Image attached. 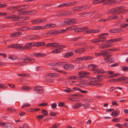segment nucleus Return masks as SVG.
<instances>
[{"instance_id": "473e14b6", "label": "nucleus", "mask_w": 128, "mask_h": 128, "mask_svg": "<svg viewBox=\"0 0 128 128\" xmlns=\"http://www.w3.org/2000/svg\"><path fill=\"white\" fill-rule=\"evenodd\" d=\"M114 2V0H105L104 2L106 4L112 3Z\"/></svg>"}, {"instance_id": "4c0bfd02", "label": "nucleus", "mask_w": 128, "mask_h": 128, "mask_svg": "<svg viewBox=\"0 0 128 128\" xmlns=\"http://www.w3.org/2000/svg\"><path fill=\"white\" fill-rule=\"evenodd\" d=\"M60 124H56L53 125L50 128H57L59 126Z\"/></svg>"}, {"instance_id": "338daca9", "label": "nucleus", "mask_w": 128, "mask_h": 128, "mask_svg": "<svg viewBox=\"0 0 128 128\" xmlns=\"http://www.w3.org/2000/svg\"><path fill=\"white\" fill-rule=\"evenodd\" d=\"M23 24H24V23L23 22H18L15 23V26H19L20 25H22Z\"/></svg>"}, {"instance_id": "5fc2aeb1", "label": "nucleus", "mask_w": 128, "mask_h": 128, "mask_svg": "<svg viewBox=\"0 0 128 128\" xmlns=\"http://www.w3.org/2000/svg\"><path fill=\"white\" fill-rule=\"evenodd\" d=\"M16 44H10L8 46V47L9 48H15L16 47Z\"/></svg>"}, {"instance_id": "dca6fc26", "label": "nucleus", "mask_w": 128, "mask_h": 128, "mask_svg": "<svg viewBox=\"0 0 128 128\" xmlns=\"http://www.w3.org/2000/svg\"><path fill=\"white\" fill-rule=\"evenodd\" d=\"M94 13L93 12H84L80 14V16H86L90 15H92Z\"/></svg>"}, {"instance_id": "4468645a", "label": "nucleus", "mask_w": 128, "mask_h": 128, "mask_svg": "<svg viewBox=\"0 0 128 128\" xmlns=\"http://www.w3.org/2000/svg\"><path fill=\"white\" fill-rule=\"evenodd\" d=\"M108 50H102L103 56L104 57H107L110 56Z\"/></svg>"}, {"instance_id": "0eeeda50", "label": "nucleus", "mask_w": 128, "mask_h": 128, "mask_svg": "<svg viewBox=\"0 0 128 128\" xmlns=\"http://www.w3.org/2000/svg\"><path fill=\"white\" fill-rule=\"evenodd\" d=\"M34 89L35 91L38 94H42L43 92L42 88L41 86H38L35 87Z\"/></svg>"}, {"instance_id": "423d86ee", "label": "nucleus", "mask_w": 128, "mask_h": 128, "mask_svg": "<svg viewBox=\"0 0 128 128\" xmlns=\"http://www.w3.org/2000/svg\"><path fill=\"white\" fill-rule=\"evenodd\" d=\"M46 19L43 18L40 19H36L31 21L32 23L33 24H39L41 22H44L46 21Z\"/></svg>"}, {"instance_id": "cd10ccee", "label": "nucleus", "mask_w": 128, "mask_h": 128, "mask_svg": "<svg viewBox=\"0 0 128 128\" xmlns=\"http://www.w3.org/2000/svg\"><path fill=\"white\" fill-rule=\"evenodd\" d=\"M47 76L48 77H52L54 78L55 76H56L57 74L56 73H51L48 74Z\"/></svg>"}, {"instance_id": "1a4fd4ad", "label": "nucleus", "mask_w": 128, "mask_h": 128, "mask_svg": "<svg viewBox=\"0 0 128 128\" xmlns=\"http://www.w3.org/2000/svg\"><path fill=\"white\" fill-rule=\"evenodd\" d=\"M35 59H34L31 58H28L23 59V61H24L23 62L24 64H26L27 63L34 62L35 61Z\"/></svg>"}, {"instance_id": "774afa93", "label": "nucleus", "mask_w": 128, "mask_h": 128, "mask_svg": "<svg viewBox=\"0 0 128 128\" xmlns=\"http://www.w3.org/2000/svg\"><path fill=\"white\" fill-rule=\"evenodd\" d=\"M51 107L52 108H55L56 107V103H54L51 105Z\"/></svg>"}, {"instance_id": "bb28decb", "label": "nucleus", "mask_w": 128, "mask_h": 128, "mask_svg": "<svg viewBox=\"0 0 128 128\" xmlns=\"http://www.w3.org/2000/svg\"><path fill=\"white\" fill-rule=\"evenodd\" d=\"M15 12H18V14L19 15H23L24 14H25V12H22V10H15V11H13L12 12V13H14Z\"/></svg>"}, {"instance_id": "b1692460", "label": "nucleus", "mask_w": 128, "mask_h": 128, "mask_svg": "<svg viewBox=\"0 0 128 128\" xmlns=\"http://www.w3.org/2000/svg\"><path fill=\"white\" fill-rule=\"evenodd\" d=\"M73 28H74L72 27L68 28L65 30H60V31H61V33H62L66 32L67 30H71L73 29Z\"/></svg>"}, {"instance_id": "ea45409f", "label": "nucleus", "mask_w": 128, "mask_h": 128, "mask_svg": "<svg viewBox=\"0 0 128 128\" xmlns=\"http://www.w3.org/2000/svg\"><path fill=\"white\" fill-rule=\"evenodd\" d=\"M64 91L66 92H74L72 90H70V88H67V89L64 90Z\"/></svg>"}, {"instance_id": "09e8293b", "label": "nucleus", "mask_w": 128, "mask_h": 128, "mask_svg": "<svg viewBox=\"0 0 128 128\" xmlns=\"http://www.w3.org/2000/svg\"><path fill=\"white\" fill-rule=\"evenodd\" d=\"M56 115V114L54 112H51L50 113V116H55Z\"/></svg>"}, {"instance_id": "6e6d98bb", "label": "nucleus", "mask_w": 128, "mask_h": 128, "mask_svg": "<svg viewBox=\"0 0 128 128\" xmlns=\"http://www.w3.org/2000/svg\"><path fill=\"white\" fill-rule=\"evenodd\" d=\"M44 117V116L42 115H39L36 116V118H38L39 119H41L43 118Z\"/></svg>"}, {"instance_id": "20e7f679", "label": "nucleus", "mask_w": 128, "mask_h": 128, "mask_svg": "<svg viewBox=\"0 0 128 128\" xmlns=\"http://www.w3.org/2000/svg\"><path fill=\"white\" fill-rule=\"evenodd\" d=\"M63 67L66 70H70L73 69L75 66L70 64H63Z\"/></svg>"}, {"instance_id": "79ce46f5", "label": "nucleus", "mask_w": 128, "mask_h": 128, "mask_svg": "<svg viewBox=\"0 0 128 128\" xmlns=\"http://www.w3.org/2000/svg\"><path fill=\"white\" fill-rule=\"evenodd\" d=\"M60 50L59 49H56V50H52L51 52L53 53H58L60 52Z\"/></svg>"}, {"instance_id": "a211bd4d", "label": "nucleus", "mask_w": 128, "mask_h": 128, "mask_svg": "<svg viewBox=\"0 0 128 128\" xmlns=\"http://www.w3.org/2000/svg\"><path fill=\"white\" fill-rule=\"evenodd\" d=\"M33 55L36 57H44V56H46V54H41L40 53H36L35 52H34L33 53Z\"/></svg>"}, {"instance_id": "603ef678", "label": "nucleus", "mask_w": 128, "mask_h": 128, "mask_svg": "<svg viewBox=\"0 0 128 128\" xmlns=\"http://www.w3.org/2000/svg\"><path fill=\"white\" fill-rule=\"evenodd\" d=\"M92 43H94L96 42H100L99 39L98 38L92 40Z\"/></svg>"}, {"instance_id": "3c124183", "label": "nucleus", "mask_w": 128, "mask_h": 128, "mask_svg": "<svg viewBox=\"0 0 128 128\" xmlns=\"http://www.w3.org/2000/svg\"><path fill=\"white\" fill-rule=\"evenodd\" d=\"M8 58L12 60H14L16 59V58L14 56H11L10 55H9L8 56Z\"/></svg>"}, {"instance_id": "a878e982", "label": "nucleus", "mask_w": 128, "mask_h": 128, "mask_svg": "<svg viewBox=\"0 0 128 128\" xmlns=\"http://www.w3.org/2000/svg\"><path fill=\"white\" fill-rule=\"evenodd\" d=\"M56 30H51L50 31H48L46 32V34H50L51 35H54L56 34L55 33Z\"/></svg>"}, {"instance_id": "58836bf2", "label": "nucleus", "mask_w": 128, "mask_h": 128, "mask_svg": "<svg viewBox=\"0 0 128 128\" xmlns=\"http://www.w3.org/2000/svg\"><path fill=\"white\" fill-rule=\"evenodd\" d=\"M42 113L45 116H47L48 115V112L44 109H42Z\"/></svg>"}, {"instance_id": "7c9ffc66", "label": "nucleus", "mask_w": 128, "mask_h": 128, "mask_svg": "<svg viewBox=\"0 0 128 128\" xmlns=\"http://www.w3.org/2000/svg\"><path fill=\"white\" fill-rule=\"evenodd\" d=\"M78 75H80L78 76V78H84V76L82 72H78Z\"/></svg>"}, {"instance_id": "37998d69", "label": "nucleus", "mask_w": 128, "mask_h": 128, "mask_svg": "<svg viewBox=\"0 0 128 128\" xmlns=\"http://www.w3.org/2000/svg\"><path fill=\"white\" fill-rule=\"evenodd\" d=\"M119 114L118 112H112V114L111 115L114 116H116L118 115Z\"/></svg>"}, {"instance_id": "5701e85b", "label": "nucleus", "mask_w": 128, "mask_h": 128, "mask_svg": "<svg viewBox=\"0 0 128 128\" xmlns=\"http://www.w3.org/2000/svg\"><path fill=\"white\" fill-rule=\"evenodd\" d=\"M22 12H25V14H24L23 15H26L27 14H34L36 13V12L34 10H31L28 11L27 12H23L22 11Z\"/></svg>"}, {"instance_id": "ddd939ff", "label": "nucleus", "mask_w": 128, "mask_h": 128, "mask_svg": "<svg viewBox=\"0 0 128 128\" xmlns=\"http://www.w3.org/2000/svg\"><path fill=\"white\" fill-rule=\"evenodd\" d=\"M75 4V2H74L69 3L68 4H67L66 3H64L60 4V5L58 6V7H62L64 6H72L73 5H74Z\"/></svg>"}, {"instance_id": "f704fd0d", "label": "nucleus", "mask_w": 128, "mask_h": 128, "mask_svg": "<svg viewBox=\"0 0 128 128\" xmlns=\"http://www.w3.org/2000/svg\"><path fill=\"white\" fill-rule=\"evenodd\" d=\"M105 0H94V2H93L94 4H97L102 2L103 1H104Z\"/></svg>"}, {"instance_id": "72a5a7b5", "label": "nucleus", "mask_w": 128, "mask_h": 128, "mask_svg": "<svg viewBox=\"0 0 128 128\" xmlns=\"http://www.w3.org/2000/svg\"><path fill=\"white\" fill-rule=\"evenodd\" d=\"M95 54L96 56H103L102 50H101L99 53H95Z\"/></svg>"}, {"instance_id": "a19ab883", "label": "nucleus", "mask_w": 128, "mask_h": 128, "mask_svg": "<svg viewBox=\"0 0 128 128\" xmlns=\"http://www.w3.org/2000/svg\"><path fill=\"white\" fill-rule=\"evenodd\" d=\"M122 70L124 71H127L128 70V68L126 66H124L122 67Z\"/></svg>"}, {"instance_id": "393cba45", "label": "nucleus", "mask_w": 128, "mask_h": 128, "mask_svg": "<svg viewBox=\"0 0 128 128\" xmlns=\"http://www.w3.org/2000/svg\"><path fill=\"white\" fill-rule=\"evenodd\" d=\"M104 60L105 62L108 63H110L111 62H113L114 61V60H113L108 58H104Z\"/></svg>"}, {"instance_id": "aec40b11", "label": "nucleus", "mask_w": 128, "mask_h": 128, "mask_svg": "<svg viewBox=\"0 0 128 128\" xmlns=\"http://www.w3.org/2000/svg\"><path fill=\"white\" fill-rule=\"evenodd\" d=\"M40 36L37 35L30 36L28 37L29 39L31 40L38 39L40 38Z\"/></svg>"}, {"instance_id": "0e129e2a", "label": "nucleus", "mask_w": 128, "mask_h": 128, "mask_svg": "<svg viewBox=\"0 0 128 128\" xmlns=\"http://www.w3.org/2000/svg\"><path fill=\"white\" fill-rule=\"evenodd\" d=\"M94 80H96V82H99L102 81L101 79L99 78H94Z\"/></svg>"}, {"instance_id": "49530a36", "label": "nucleus", "mask_w": 128, "mask_h": 128, "mask_svg": "<svg viewBox=\"0 0 128 128\" xmlns=\"http://www.w3.org/2000/svg\"><path fill=\"white\" fill-rule=\"evenodd\" d=\"M82 106H84V108H86L87 107L90 106L89 104L86 103L84 104H82Z\"/></svg>"}, {"instance_id": "13d9d810", "label": "nucleus", "mask_w": 128, "mask_h": 128, "mask_svg": "<svg viewBox=\"0 0 128 128\" xmlns=\"http://www.w3.org/2000/svg\"><path fill=\"white\" fill-rule=\"evenodd\" d=\"M23 62H18V66H20L25 65Z\"/></svg>"}, {"instance_id": "e433bc0d", "label": "nucleus", "mask_w": 128, "mask_h": 128, "mask_svg": "<svg viewBox=\"0 0 128 128\" xmlns=\"http://www.w3.org/2000/svg\"><path fill=\"white\" fill-rule=\"evenodd\" d=\"M83 6V10L89 9L90 8V6L88 5H85Z\"/></svg>"}, {"instance_id": "f3484780", "label": "nucleus", "mask_w": 128, "mask_h": 128, "mask_svg": "<svg viewBox=\"0 0 128 128\" xmlns=\"http://www.w3.org/2000/svg\"><path fill=\"white\" fill-rule=\"evenodd\" d=\"M103 35V34H102L98 36V37L99 38L98 39L100 42L105 41L106 40V38Z\"/></svg>"}, {"instance_id": "c03bdc74", "label": "nucleus", "mask_w": 128, "mask_h": 128, "mask_svg": "<svg viewBox=\"0 0 128 128\" xmlns=\"http://www.w3.org/2000/svg\"><path fill=\"white\" fill-rule=\"evenodd\" d=\"M30 18L28 16H24L21 17V19H22L23 20H27Z\"/></svg>"}, {"instance_id": "2f4dec72", "label": "nucleus", "mask_w": 128, "mask_h": 128, "mask_svg": "<svg viewBox=\"0 0 128 128\" xmlns=\"http://www.w3.org/2000/svg\"><path fill=\"white\" fill-rule=\"evenodd\" d=\"M19 6H10L8 8V9L9 10H14L15 9H17L18 8Z\"/></svg>"}, {"instance_id": "6e6552de", "label": "nucleus", "mask_w": 128, "mask_h": 128, "mask_svg": "<svg viewBox=\"0 0 128 128\" xmlns=\"http://www.w3.org/2000/svg\"><path fill=\"white\" fill-rule=\"evenodd\" d=\"M28 45L29 46V50L32 47L34 46H40L39 42H36V43L34 42L28 43Z\"/></svg>"}, {"instance_id": "a18cd8bd", "label": "nucleus", "mask_w": 128, "mask_h": 128, "mask_svg": "<svg viewBox=\"0 0 128 128\" xmlns=\"http://www.w3.org/2000/svg\"><path fill=\"white\" fill-rule=\"evenodd\" d=\"M30 105V104H24L22 106V108H24L25 107H29Z\"/></svg>"}, {"instance_id": "864d4df0", "label": "nucleus", "mask_w": 128, "mask_h": 128, "mask_svg": "<svg viewBox=\"0 0 128 128\" xmlns=\"http://www.w3.org/2000/svg\"><path fill=\"white\" fill-rule=\"evenodd\" d=\"M109 32L110 33H117L116 29H112L110 30L109 31Z\"/></svg>"}, {"instance_id": "e2e57ef3", "label": "nucleus", "mask_w": 128, "mask_h": 128, "mask_svg": "<svg viewBox=\"0 0 128 128\" xmlns=\"http://www.w3.org/2000/svg\"><path fill=\"white\" fill-rule=\"evenodd\" d=\"M8 110L12 112H15L16 111L14 109L11 107L8 108Z\"/></svg>"}, {"instance_id": "4be33fe9", "label": "nucleus", "mask_w": 128, "mask_h": 128, "mask_svg": "<svg viewBox=\"0 0 128 128\" xmlns=\"http://www.w3.org/2000/svg\"><path fill=\"white\" fill-rule=\"evenodd\" d=\"M73 53L72 52H68L65 54L64 57L65 58H68L72 56L73 55Z\"/></svg>"}, {"instance_id": "052dcab7", "label": "nucleus", "mask_w": 128, "mask_h": 128, "mask_svg": "<svg viewBox=\"0 0 128 128\" xmlns=\"http://www.w3.org/2000/svg\"><path fill=\"white\" fill-rule=\"evenodd\" d=\"M110 19H100V20H99V21H100L101 22H105V21L107 22Z\"/></svg>"}, {"instance_id": "9b49d317", "label": "nucleus", "mask_w": 128, "mask_h": 128, "mask_svg": "<svg viewBox=\"0 0 128 128\" xmlns=\"http://www.w3.org/2000/svg\"><path fill=\"white\" fill-rule=\"evenodd\" d=\"M94 58L92 56H83L78 57V59L79 60H92Z\"/></svg>"}, {"instance_id": "412c9836", "label": "nucleus", "mask_w": 128, "mask_h": 128, "mask_svg": "<svg viewBox=\"0 0 128 128\" xmlns=\"http://www.w3.org/2000/svg\"><path fill=\"white\" fill-rule=\"evenodd\" d=\"M20 17V16L19 15H13L11 16V19L14 18L12 20L14 21L19 20H18L19 19Z\"/></svg>"}, {"instance_id": "69168bd1", "label": "nucleus", "mask_w": 128, "mask_h": 128, "mask_svg": "<svg viewBox=\"0 0 128 128\" xmlns=\"http://www.w3.org/2000/svg\"><path fill=\"white\" fill-rule=\"evenodd\" d=\"M114 39H111L109 40H108L106 42V43H112L114 42Z\"/></svg>"}, {"instance_id": "f03ea898", "label": "nucleus", "mask_w": 128, "mask_h": 128, "mask_svg": "<svg viewBox=\"0 0 128 128\" xmlns=\"http://www.w3.org/2000/svg\"><path fill=\"white\" fill-rule=\"evenodd\" d=\"M28 43H26L25 44V46H21V45L18 44H16L15 48L16 50H26L29 49V46L28 44Z\"/></svg>"}, {"instance_id": "c756f323", "label": "nucleus", "mask_w": 128, "mask_h": 128, "mask_svg": "<svg viewBox=\"0 0 128 128\" xmlns=\"http://www.w3.org/2000/svg\"><path fill=\"white\" fill-rule=\"evenodd\" d=\"M75 10L76 11H82L83 10V6H79L75 8Z\"/></svg>"}, {"instance_id": "f257e3e1", "label": "nucleus", "mask_w": 128, "mask_h": 128, "mask_svg": "<svg viewBox=\"0 0 128 128\" xmlns=\"http://www.w3.org/2000/svg\"><path fill=\"white\" fill-rule=\"evenodd\" d=\"M123 6H119L113 8L107 12L108 14L112 13L114 14H119L121 13H123L126 12L128 10L123 9Z\"/></svg>"}, {"instance_id": "39448f33", "label": "nucleus", "mask_w": 128, "mask_h": 128, "mask_svg": "<svg viewBox=\"0 0 128 128\" xmlns=\"http://www.w3.org/2000/svg\"><path fill=\"white\" fill-rule=\"evenodd\" d=\"M58 13L56 15V16L58 17L67 16L72 14V12L68 11L66 12H58Z\"/></svg>"}, {"instance_id": "6ab92c4d", "label": "nucleus", "mask_w": 128, "mask_h": 128, "mask_svg": "<svg viewBox=\"0 0 128 128\" xmlns=\"http://www.w3.org/2000/svg\"><path fill=\"white\" fill-rule=\"evenodd\" d=\"M94 73L96 74H104L105 73V71L101 69H95L94 71Z\"/></svg>"}, {"instance_id": "7ed1b4c3", "label": "nucleus", "mask_w": 128, "mask_h": 128, "mask_svg": "<svg viewBox=\"0 0 128 128\" xmlns=\"http://www.w3.org/2000/svg\"><path fill=\"white\" fill-rule=\"evenodd\" d=\"M76 19L66 18L64 20V22L65 24L70 25L72 24L76 23Z\"/></svg>"}, {"instance_id": "4d7b16f0", "label": "nucleus", "mask_w": 128, "mask_h": 128, "mask_svg": "<svg viewBox=\"0 0 128 128\" xmlns=\"http://www.w3.org/2000/svg\"><path fill=\"white\" fill-rule=\"evenodd\" d=\"M80 53H82L86 51V49L84 48H80Z\"/></svg>"}, {"instance_id": "8fccbe9b", "label": "nucleus", "mask_w": 128, "mask_h": 128, "mask_svg": "<svg viewBox=\"0 0 128 128\" xmlns=\"http://www.w3.org/2000/svg\"><path fill=\"white\" fill-rule=\"evenodd\" d=\"M122 38H116L114 39V42H117L122 40Z\"/></svg>"}, {"instance_id": "bf43d9fd", "label": "nucleus", "mask_w": 128, "mask_h": 128, "mask_svg": "<svg viewBox=\"0 0 128 128\" xmlns=\"http://www.w3.org/2000/svg\"><path fill=\"white\" fill-rule=\"evenodd\" d=\"M58 48H59V50H60V49H62L66 48V46L64 45H61L59 46H57Z\"/></svg>"}, {"instance_id": "680f3d73", "label": "nucleus", "mask_w": 128, "mask_h": 128, "mask_svg": "<svg viewBox=\"0 0 128 128\" xmlns=\"http://www.w3.org/2000/svg\"><path fill=\"white\" fill-rule=\"evenodd\" d=\"M85 44H86L85 43L83 44L82 43H78L76 44L75 45V46H83Z\"/></svg>"}, {"instance_id": "c85d7f7f", "label": "nucleus", "mask_w": 128, "mask_h": 128, "mask_svg": "<svg viewBox=\"0 0 128 128\" xmlns=\"http://www.w3.org/2000/svg\"><path fill=\"white\" fill-rule=\"evenodd\" d=\"M99 31L98 30H88L86 31V33H96L99 32Z\"/></svg>"}, {"instance_id": "c9c22d12", "label": "nucleus", "mask_w": 128, "mask_h": 128, "mask_svg": "<svg viewBox=\"0 0 128 128\" xmlns=\"http://www.w3.org/2000/svg\"><path fill=\"white\" fill-rule=\"evenodd\" d=\"M4 125H5V126L6 128H12L11 124L10 123H5Z\"/></svg>"}, {"instance_id": "f8f14e48", "label": "nucleus", "mask_w": 128, "mask_h": 128, "mask_svg": "<svg viewBox=\"0 0 128 128\" xmlns=\"http://www.w3.org/2000/svg\"><path fill=\"white\" fill-rule=\"evenodd\" d=\"M64 62H53L50 63L48 64V65L50 66H56L63 65L64 64Z\"/></svg>"}, {"instance_id": "9d476101", "label": "nucleus", "mask_w": 128, "mask_h": 128, "mask_svg": "<svg viewBox=\"0 0 128 128\" xmlns=\"http://www.w3.org/2000/svg\"><path fill=\"white\" fill-rule=\"evenodd\" d=\"M97 66L96 65L92 64L88 65V68L89 70L94 71L95 69H97Z\"/></svg>"}, {"instance_id": "de8ad7c7", "label": "nucleus", "mask_w": 128, "mask_h": 128, "mask_svg": "<svg viewBox=\"0 0 128 128\" xmlns=\"http://www.w3.org/2000/svg\"><path fill=\"white\" fill-rule=\"evenodd\" d=\"M28 86H22V89L24 91L28 90Z\"/></svg>"}, {"instance_id": "2eb2a0df", "label": "nucleus", "mask_w": 128, "mask_h": 128, "mask_svg": "<svg viewBox=\"0 0 128 128\" xmlns=\"http://www.w3.org/2000/svg\"><path fill=\"white\" fill-rule=\"evenodd\" d=\"M60 44L56 43H51L46 44V46L47 47H55L56 48H58L57 46H58Z\"/></svg>"}]
</instances>
